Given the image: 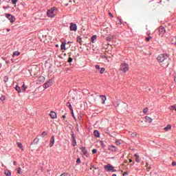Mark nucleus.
Listing matches in <instances>:
<instances>
[{"instance_id": "obj_1", "label": "nucleus", "mask_w": 176, "mask_h": 176, "mask_svg": "<svg viewBox=\"0 0 176 176\" xmlns=\"http://www.w3.org/2000/svg\"><path fill=\"white\" fill-rule=\"evenodd\" d=\"M157 60L164 68H167V66L170 65V63H171L170 55L167 54H161L158 55Z\"/></svg>"}, {"instance_id": "obj_5", "label": "nucleus", "mask_w": 176, "mask_h": 176, "mask_svg": "<svg viewBox=\"0 0 176 176\" xmlns=\"http://www.w3.org/2000/svg\"><path fill=\"white\" fill-rule=\"evenodd\" d=\"M104 170L107 171L108 173H116V170L115 169V167L112 166L110 164H107V165L104 166Z\"/></svg>"}, {"instance_id": "obj_32", "label": "nucleus", "mask_w": 176, "mask_h": 176, "mask_svg": "<svg viewBox=\"0 0 176 176\" xmlns=\"http://www.w3.org/2000/svg\"><path fill=\"white\" fill-rule=\"evenodd\" d=\"M17 146H18L19 148H20V149H21V151H23V144H21V143L17 142Z\"/></svg>"}, {"instance_id": "obj_50", "label": "nucleus", "mask_w": 176, "mask_h": 176, "mask_svg": "<svg viewBox=\"0 0 176 176\" xmlns=\"http://www.w3.org/2000/svg\"><path fill=\"white\" fill-rule=\"evenodd\" d=\"M14 166H16L17 165V162H16L15 161L13 162Z\"/></svg>"}, {"instance_id": "obj_7", "label": "nucleus", "mask_w": 176, "mask_h": 176, "mask_svg": "<svg viewBox=\"0 0 176 176\" xmlns=\"http://www.w3.org/2000/svg\"><path fill=\"white\" fill-rule=\"evenodd\" d=\"M6 17L8 19L10 23H14V21H16V18L10 14H6Z\"/></svg>"}, {"instance_id": "obj_57", "label": "nucleus", "mask_w": 176, "mask_h": 176, "mask_svg": "<svg viewBox=\"0 0 176 176\" xmlns=\"http://www.w3.org/2000/svg\"><path fill=\"white\" fill-rule=\"evenodd\" d=\"M146 167H148V163L146 164Z\"/></svg>"}, {"instance_id": "obj_35", "label": "nucleus", "mask_w": 176, "mask_h": 176, "mask_svg": "<svg viewBox=\"0 0 176 176\" xmlns=\"http://www.w3.org/2000/svg\"><path fill=\"white\" fill-rule=\"evenodd\" d=\"M0 100H1V101H5V100H6L5 96H1Z\"/></svg>"}, {"instance_id": "obj_49", "label": "nucleus", "mask_w": 176, "mask_h": 176, "mask_svg": "<svg viewBox=\"0 0 176 176\" xmlns=\"http://www.w3.org/2000/svg\"><path fill=\"white\" fill-rule=\"evenodd\" d=\"M172 166H176V162H172Z\"/></svg>"}, {"instance_id": "obj_43", "label": "nucleus", "mask_w": 176, "mask_h": 176, "mask_svg": "<svg viewBox=\"0 0 176 176\" xmlns=\"http://www.w3.org/2000/svg\"><path fill=\"white\" fill-rule=\"evenodd\" d=\"M116 145H120V142L117 140V141H116Z\"/></svg>"}, {"instance_id": "obj_8", "label": "nucleus", "mask_w": 176, "mask_h": 176, "mask_svg": "<svg viewBox=\"0 0 176 176\" xmlns=\"http://www.w3.org/2000/svg\"><path fill=\"white\" fill-rule=\"evenodd\" d=\"M52 85L53 81L52 80H50L43 85V87L44 89H47L48 87H50V86H52Z\"/></svg>"}, {"instance_id": "obj_42", "label": "nucleus", "mask_w": 176, "mask_h": 176, "mask_svg": "<svg viewBox=\"0 0 176 176\" xmlns=\"http://www.w3.org/2000/svg\"><path fill=\"white\" fill-rule=\"evenodd\" d=\"M13 5H16L17 0H12Z\"/></svg>"}, {"instance_id": "obj_29", "label": "nucleus", "mask_w": 176, "mask_h": 176, "mask_svg": "<svg viewBox=\"0 0 176 176\" xmlns=\"http://www.w3.org/2000/svg\"><path fill=\"white\" fill-rule=\"evenodd\" d=\"M170 43H172V45H173V43H176V38L175 37H173L171 38Z\"/></svg>"}, {"instance_id": "obj_3", "label": "nucleus", "mask_w": 176, "mask_h": 176, "mask_svg": "<svg viewBox=\"0 0 176 176\" xmlns=\"http://www.w3.org/2000/svg\"><path fill=\"white\" fill-rule=\"evenodd\" d=\"M114 106L120 113H124L127 111V104L122 101L116 102Z\"/></svg>"}, {"instance_id": "obj_46", "label": "nucleus", "mask_w": 176, "mask_h": 176, "mask_svg": "<svg viewBox=\"0 0 176 176\" xmlns=\"http://www.w3.org/2000/svg\"><path fill=\"white\" fill-rule=\"evenodd\" d=\"M74 144H73V146H75L76 145V140H75V138H74Z\"/></svg>"}, {"instance_id": "obj_28", "label": "nucleus", "mask_w": 176, "mask_h": 176, "mask_svg": "<svg viewBox=\"0 0 176 176\" xmlns=\"http://www.w3.org/2000/svg\"><path fill=\"white\" fill-rule=\"evenodd\" d=\"M77 42H78L79 43H80V45H82V37L78 36L77 37Z\"/></svg>"}, {"instance_id": "obj_38", "label": "nucleus", "mask_w": 176, "mask_h": 176, "mask_svg": "<svg viewBox=\"0 0 176 176\" xmlns=\"http://www.w3.org/2000/svg\"><path fill=\"white\" fill-rule=\"evenodd\" d=\"M60 176H69V175L68 173H62Z\"/></svg>"}, {"instance_id": "obj_2", "label": "nucleus", "mask_w": 176, "mask_h": 176, "mask_svg": "<svg viewBox=\"0 0 176 176\" xmlns=\"http://www.w3.org/2000/svg\"><path fill=\"white\" fill-rule=\"evenodd\" d=\"M88 100L90 103L96 102V104H98L101 102V104H105V101H107V97L105 96H98V95H91Z\"/></svg>"}, {"instance_id": "obj_6", "label": "nucleus", "mask_w": 176, "mask_h": 176, "mask_svg": "<svg viewBox=\"0 0 176 176\" xmlns=\"http://www.w3.org/2000/svg\"><path fill=\"white\" fill-rule=\"evenodd\" d=\"M129 69V67L127 63H122L120 66V71H122L124 74H126Z\"/></svg>"}, {"instance_id": "obj_55", "label": "nucleus", "mask_w": 176, "mask_h": 176, "mask_svg": "<svg viewBox=\"0 0 176 176\" xmlns=\"http://www.w3.org/2000/svg\"><path fill=\"white\" fill-rule=\"evenodd\" d=\"M131 162H133V160L130 159L129 160V163H131Z\"/></svg>"}, {"instance_id": "obj_11", "label": "nucleus", "mask_w": 176, "mask_h": 176, "mask_svg": "<svg viewBox=\"0 0 176 176\" xmlns=\"http://www.w3.org/2000/svg\"><path fill=\"white\" fill-rule=\"evenodd\" d=\"M109 151H111V152H116L118 151V148L113 145L109 146Z\"/></svg>"}, {"instance_id": "obj_63", "label": "nucleus", "mask_w": 176, "mask_h": 176, "mask_svg": "<svg viewBox=\"0 0 176 176\" xmlns=\"http://www.w3.org/2000/svg\"><path fill=\"white\" fill-rule=\"evenodd\" d=\"M124 174H127V173H124Z\"/></svg>"}, {"instance_id": "obj_41", "label": "nucleus", "mask_w": 176, "mask_h": 176, "mask_svg": "<svg viewBox=\"0 0 176 176\" xmlns=\"http://www.w3.org/2000/svg\"><path fill=\"white\" fill-rule=\"evenodd\" d=\"M76 163H77L78 164H80V158H78V159H77Z\"/></svg>"}, {"instance_id": "obj_34", "label": "nucleus", "mask_w": 176, "mask_h": 176, "mask_svg": "<svg viewBox=\"0 0 176 176\" xmlns=\"http://www.w3.org/2000/svg\"><path fill=\"white\" fill-rule=\"evenodd\" d=\"M104 71H105V69H104V67H102V68L100 69V74H104Z\"/></svg>"}, {"instance_id": "obj_17", "label": "nucleus", "mask_w": 176, "mask_h": 176, "mask_svg": "<svg viewBox=\"0 0 176 176\" xmlns=\"http://www.w3.org/2000/svg\"><path fill=\"white\" fill-rule=\"evenodd\" d=\"M66 106L69 107V109H70V111H71L72 112L74 111V109H72V105L71 104V103H70L69 102H67L66 103Z\"/></svg>"}, {"instance_id": "obj_4", "label": "nucleus", "mask_w": 176, "mask_h": 176, "mask_svg": "<svg viewBox=\"0 0 176 176\" xmlns=\"http://www.w3.org/2000/svg\"><path fill=\"white\" fill-rule=\"evenodd\" d=\"M58 13V9L56 8H52L51 9L48 10L47 12V16L48 17H50L51 19H53L54 16H56Z\"/></svg>"}, {"instance_id": "obj_39", "label": "nucleus", "mask_w": 176, "mask_h": 176, "mask_svg": "<svg viewBox=\"0 0 176 176\" xmlns=\"http://www.w3.org/2000/svg\"><path fill=\"white\" fill-rule=\"evenodd\" d=\"M146 112H148V108L146 107L145 109H144L143 113H146Z\"/></svg>"}, {"instance_id": "obj_62", "label": "nucleus", "mask_w": 176, "mask_h": 176, "mask_svg": "<svg viewBox=\"0 0 176 176\" xmlns=\"http://www.w3.org/2000/svg\"><path fill=\"white\" fill-rule=\"evenodd\" d=\"M89 169H90V170H93V168L91 167Z\"/></svg>"}, {"instance_id": "obj_9", "label": "nucleus", "mask_w": 176, "mask_h": 176, "mask_svg": "<svg viewBox=\"0 0 176 176\" xmlns=\"http://www.w3.org/2000/svg\"><path fill=\"white\" fill-rule=\"evenodd\" d=\"M158 31L160 32V35H164L166 34V29L163 26H160L158 29Z\"/></svg>"}, {"instance_id": "obj_14", "label": "nucleus", "mask_w": 176, "mask_h": 176, "mask_svg": "<svg viewBox=\"0 0 176 176\" xmlns=\"http://www.w3.org/2000/svg\"><path fill=\"white\" fill-rule=\"evenodd\" d=\"M54 145V136H52L50 139V146L52 148Z\"/></svg>"}, {"instance_id": "obj_48", "label": "nucleus", "mask_w": 176, "mask_h": 176, "mask_svg": "<svg viewBox=\"0 0 176 176\" xmlns=\"http://www.w3.org/2000/svg\"><path fill=\"white\" fill-rule=\"evenodd\" d=\"M35 141H37V142H39V139L35 138L34 140V142H35Z\"/></svg>"}, {"instance_id": "obj_18", "label": "nucleus", "mask_w": 176, "mask_h": 176, "mask_svg": "<svg viewBox=\"0 0 176 176\" xmlns=\"http://www.w3.org/2000/svg\"><path fill=\"white\" fill-rule=\"evenodd\" d=\"M146 123H152V118L150 117L146 116L145 117Z\"/></svg>"}, {"instance_id": "obj_20", "label": "nucleus", "mask_w": 176, "mask_h": 176, "mask_svg": "<svg viewBox=\"0 0 176 176\" xmlns=\"http://www.w3.org/2000/svg\"><path fill=\"white\" fill-rule=\"evenodd\" d=\"M16 56H20V52L16 51L13 53L12 57H16Z\"/></svg>"}, {"instance_id": "obj_44", "label": "nucleus", "mask_w": 176, "mask_h": 176, "mask_svg": "<svg viewBox=\"0 0 176 176\" xmlns=\"http://www.w3.org/2000/svg\"><path fill=\"white\" fill-rule=\"evenodd\" d=\"M10 63V61H9V60L6 61V64H7L8 67H9Z\"/></svg>"}, {"instance_id": "obj_33", "label": "nucleus", "mask_w": 176, "mask_h": 176, "mask_svg": "<svg viewBox=\"0 0 176 176\" xmlns=\"http://www.w3.org/2000/svg\"><path fill=\"white\" fill-rule=\"evenodd\" d=\"M151 39H152V36L146 37V42H149V41H151Z\"/></svg>"}, {"instance_id": "obj_27", "label": "nucleus", "mask_w": 176, "mask_h": 176, "mask_svg": "<svg viewBox=\"0 0 176 176\" xmlns=\"http://www.w3.org/2000/svg\"><path fill=\"white\" fill-rule=\"evenodd\" d=\"M129 134H130V135H131V137H133V138H134L135 137H137V133H136L130 132Z\"/></svg>"}, {"instance_id": "obj_12", "label": "nucleus", "mask_w": 176, "mask_h": 176, "mask_svg": "<svg viewBox=\"0 0 176 176\" xmlns=\"http://www.w3.org/2000/svg\"><path fill=\"white\" fill-rule=\"evenodd\" d=\"M81 152L83 153L85 156H89V152H87V150H86L85 147H81Z\"/></svg>"}, {"instance_id": "obj_15", "label": "nucleus", "mask_w": 176, "mask_h": 176, "mask_svg": "<svg viewBox=\"0 0 176 176\" xmlns=\"http://www.w3.org/2000/svg\"><path fill=\"white\" fill-rule=\"evenodd\" d=\"M65 45H67V43L63 42L60 45V49L61 50H67V48H65Z\"/></svg>"}, {"instance_id": "obj_53", "label": "nucleus", "mask_w": 176, "mask_h": 176, "mask_svg": "<svg viewBox=\"0 0 176 176\" xmlns=\"http://www.w3.org/2000/svg\"><path fill=\"white\" fill-rule=\"evenodd\" d=\"M151 170V167L147 168V171H150Z\"/></svg>"}, {"instance_id": "obj_31", "label": "nucleus", "mask_w": 176, "mask_h": 176, "mask_svg": "<svg viewBox=\"0 0 176 176\" xmlns=\"http://www.w3.org/2000/svg\"><path fill=\"white\" fill-rule=\"evenodd\" d=\"M46 135H47V133L46 131H43L41 133V137H42V138H43V137H46Z\"/></svg>"}, {"instance_id": "obj_45", "label": "nucleus", "mask_w": 176, "mask_h": 176, "mask_svg": "<svg viewBox=\"0 0 176 176\" xmlns=\"http://www.w3.org/2000/svg\"><path fill=\"white\" fill-rule=\"evenodd\" d=\"M95 67H96V69H100V65H96Z\"/></svg>"}, {"instance_id": "obj_30", "label": "nucleus", "mask_w": 176, "mask_h": 176, "mask_svg": "<svg viewBox=\"0 0 176 176\" xmlns=\"http://www.w3.org/2000/svg\"><path fill=\"white\" fill-rule=\"evenodd\" d=\"M25 90H27V86L23 83L22 85V91H25Z\"/></svg>"}, {"instance_id": "obj_40", "label": "nucleus", "mask_w": 176, "mask_h": 176, "mask_svg": "<svg viewBox=\"0 0 176 176\" xmlns=\"http://www.w3.org/2000/svg\"><path fill=\"white\" fill-rule=\"evenodd\" d=\"M72 61H73L72 58L69 57V59H68V60H67V62H69V63H72Z\"/></svg>"}, {"instance_id": "obj_37", "label": "nucleus", "mask_w": 176, "mask_h": 176, "mask_svg": "<svg viewBox=\"0 0 176 176\" xmlns=\"http://www.w3.org/2000/svg\"><path fill=\"white\" fill-rule=\"evenodd\" d=\"M17 173L18 174H21V168H18Z\"/></svg>"}, {"instance_id": "obj_19", "label": "nucleus", "mask_w": 176, "mask_h": 176, "mask_svg": "<svg viewBox=\"0 0 176 176\" xmlns=\"http://www.w3.org/2000/svg\"><path fill=\"white\" fill-rule=\"evenodd\" d=\"M165 131H168V130H171V125L168 124L166 127L164 128Z\"/></svg>"}, {"instance_id": "obj_26", "label": "nucleus", "mask_w": 176, "mask_h": 176, "mask_svg": "<svg viewBox=\"0 0 176 176\" xmlns=\"http://www.w3.org/2000/svg\"><path fill=\"white\" fill-rule=\"evenodd\" d=\"M169 109H170V111H176V104L173 105V106H170L169 107Z\"/></svg>"}, {"instance_id": "obj_13", "label": "nucleus", "mask_w": 176, "mask_h": 176, "mask_svg": "<svg viewBox=\"0 0 176 176\" xmlns=\"http://www.w3.org/2000/svg\"><path fill=\"white\" fill-rule=\"evenodd\" d=\"M50 116L52 118V119H56V118H57V114L54 111H51Z\"/></svg>"}, {"instance_id": "obj_22", "label": "nucleus", "mask_w": 176, "mask_h": 176, "mask_svg": "<svg viewBox=\"0 0 176 176\" xmlns=\"http://www.w3.org/2000/svg\"><path fill=\"white\" fill-rule=\"evenodd\" d=\"M96 39H97V36H96V35H94V36L91 38V41L92 43H94V41H96Z\"/></svg>"}, {"instance_id": "obj_56", "label": "nucleus", "mask_w": 176, "mask_h": 176, "mask_svg": "<svg viewBox=\"0 0 176 176\" xmlns=\"http://www.w3.org/2000/svg\"><path fill=\"white\" fill-rule=\"evenodd\" d=\"M63 119H65V116H63Z\"/></svg>"}, {"instance_id": "obj_59", "label": "nucleus", "mask_w": 176, "mask_h": 176, "mask_svg": "<svg viewBox=\"0 0 176 176\" xmlns=\"http://www.w3.org/2000/svg\"><path fill=\"white\" fill-rule=\"evenodd\" d=\"M1 67H2V64L0 63V68H1Z\"/></svg>"}, {"instance_id": "obj_61", "label": "nucleus", "mask_w": 176, "mask_h": 176, "mask_svg": "<svg viewBox=\"0 0 176 176\" xmlns=\"http://www.w3.org/2000/svg\"><path fill=\"white\" fill-rule=\"evenodd\" d=\"M175 82H176V77H175Z\"/></svg>"}, {"instance_id": "obj_58", "label": "nucleus", "mask_w": 176, "mask_h": 176, "mask_svg": "<svg viewBox=\"0 0 176 176\" xmlns=\"http://www.w3.org/2000/svg\"><path fill=\"white\" fill-rule=\"evenodd\" d=\"M112 176H116V174H113Z\"/></svg>"}, {"instance_id": "obj_47", "label": "nucleus", "mask_w": 176, "mask_h": 176, "mask_svg": "<svg viewBox=\"0 0 176 176\" xmlns=\"http://www.w3.org/2000/svg\"><path fill=\"white\" fill-rule=\"evenodd\" d=\"M109 16H110V17H113V15L111 12H109Z\"/></svg>"}, {"instance_id": "obj_21", "label": "nucleus", "mask_w": 176, "mask_h": 176, "mask_svg": "<svg viewBox=\"0 0 176 176\" xmlns=\"http://www.w3.org/2000/svg\"><path fill=\"white\" fill-rule=\"evenodd\" d=\"M135 156L136 157L135 162L137 163H140V155H138V154H135Z\"/></svg>"}, {"instance_id": "obj_24", "label": "nucleus", "mask_w": 176, "mask_h": 176, "mask_svg": "<svg viewBox=\"0 0 176 176\" xmlns=\"http://www.w3.org/2000/svg\"><path fill=\"white\" fill-rule=\"evenodd\" d=\"M15 90H16L18 93H21V88L19 86L15 87Z\"/></svg>"}, {"instance_id": "obj_54", "label": "nucleus", "mask_w": 176, "mask_h": 176, "mask_svg": "<svg viewBox=\"0 0 176 176\" xmlns=\"http://www.w3.org/2000/svg\"><path fill=\"white\" fill-rule=\"evenodd\" d=\"M72 116H74V118H75V116L74 115V111H72Z\"/></svg>"}, {"instance_id": "obj_51", "label": "nucleus", "mask_w": 176, "mask_h": 176, "mask_svg": "<svg viewBox=\"0 0 176 176\" xmlns=\"http://www.w3.org/2000/svg\"><path fill=\"white\" fill-rule=\"evenodd\" d=\"M127 162H128V161H127V160H124V164H126L127 163Z\"/></svg>"}, {"instance_id": "obj_16", "label": "nucleus", "mask_w": 176, "mask_h": 176, "mask_svg": "<svg viewBox=\"0 0 176 176\" xmlns=\"http://www.w3.org/2000/svg\"><path fill=\"white\" fill-rule=\"evenodd\" d=\"M38 82H40V83H43L45 82V77L44 76H40L38 78Z\"/></svg>"}, {"instance_id": "obj_52", "label": "nucleus", "mask_w": 176, "mask_h": 176, "mask_svg": "<svg viewBox=\"0 0 176 176\" xmlns=\"http://www.w3.org/2000/svg\"><path fill=\"white\" fill-rule=\"evenodd\" d=\"M103 58H106V60H108V57L107 56H102Z\"/></svg>"}, {"instance_id": "obj_36", "label": "nucleus", "mask_w": 176, "mask_h": 176, "mask_svg": "<svg viewBox=\"0 0 176 176\" xmlns=\"http://www.w3.org/2000/svg\"><path fill=\"white\" fill-rule=\"evenodd\" d=\"M96 153H97V149L94 148V149L92 150V154L94 155V154H96Z\"/></svg>"}, {"instance_id": "obj_25", "label": "nucleus", "mask_w": 176, "mask_h": 176, "mask_svg": "<svg viewBox=\"0 0 176 176\" xmlns=\"http://www.w3.org/2000/svg\"><path fill=\"white\" fill-rule=\"evenodd\" d=\"M4 174L6 176H11L12 175V173H10V171H9V170H5Z\"/></svg>"}, {"instance_id": "obj_60", "label": "nucleus", "mask_w": 176, "mask_h": 176, "mask_svg": "<svg viewBox=\"0 0 176 176\" xmlns=\"http://www.w3.org/2000/svg\"><path fill=\"white\" fill-rule=\"evenodd\" d=\"M69 43H71V42H67V45L69 44Z\"/></svg>"}, {"instance_id": "obj_23", "label": "nucleus", "mask_w": 176, "mask_h": 176, "mask_svg": "<svg viewBox=\"0 0 176 176\" xmlns=\"http://www.w3.org/2000/svg\"><path fill=\"white\" fill-rule=\"evenodd\" d=\"M94 135H95V137H100V133L98 131H94Z\"/></svg>"}, {"instance_id": "obj_10", "label": "nucleus", "mask_w": 176, "mask_h": 176, "mask_svg": "<svg viewBox=\"0 0 176 176\" xmlns=\"http://www.w3.org/2000/svg\"><path fill=\"white\" fill-rule=\"evenodd\" d=\"M77 30H78V26H76V24H75L74 23H70V31L76 32Z\"/></svg>"}]
</instances>
